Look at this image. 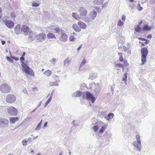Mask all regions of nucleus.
<instances>
[{"mask_svg": "<svg viewBox=\"0 0 155 155\" xmlns=\"http://www.w3.org/2000/svg\"><path fill=\"white\" fill-rule=\"evenodd\" d=\"M22 92L27 94V95H28L29 94L28 93V91L26 89H24L23 90Z\"/></svg>", "mask_w": 155, "mask_h": 155, "instance_id": "nucleus-50", "label": "nucleus"}, {"mask_svg": "<svg viewBox=\"0 0 155 155\" xmlns=\"http://www.w3.org/2000/svg\"><path fill=\"white\" fill-rule=\"evenodd\" d=\"M136 138V140L134 141L133 142V144L134 146L138 150L140 151L141 150V148L140 136L139 135H137Z\"/></svg>", "mask_w": 155, "mask_h": 155, "instance_id": "nucleus-4", "label": "nucleus"}, {"mask_svg": "<svg viewBox=\"0 0 155 155\" xmlns=\"http://www.w3.org/2000/svg\"><path fill=\"white\" fill-rule=\"evenodd\" d=\"M98 128L99 127L97 126H94L93 127L94 131L95 132H96L97 131Z\"/></svg>", "mask_w": 155, "mask_h": 155, "instance_id": "nucleus-42", "label": "nucleus"}, {"mask_svg": "<svg viewBox=\"0 0 155 155\" xmlns=\"http://www.w3.org/2000/svg\"><path fill=\"white\" fill-rule=\"evenodd\" d=\"M79 15L80 19L86 22H89L90 21L89 17H87V11L85 8L83 7L80 8L78 10Z\"/></svg>", "mask_w": 155, "mask_h": 155, "instance_id": "nucleus-1", "label": "nucleus"}, {"mask_svg": "<svg viewBox=\"0 0 155 155\" xmlns=\"http://www.w3.org/2000/svg\"><path fill=\"white\" fill-rule=\"evenodd\" d=\"M114 115L113 113H110L108 115V118L107 120H109L110 119L114 117Z\"/></svg>", "mask_w": 155, "mask_h": 155, "instance_id": "nucleus-39", "label": "nucleus"}, {"mask_svg": "<svg viewBox=\"0 0 155 155\" xmlns=\"http://www.w3.org/2000/svg\"><path fill=\"white\" fill-rule=\"evenodd\" d=\"M33 140L32 137L31 136L30 137H28L27 140L28 143H31Z\"/></svg>", "mask_w": 155, "mask_h": 155, "instance_id": "nucleus-43", "label": "nucleus"}, {"mask_svg": "<svg viewBox=\"0 0 155 155\" xmlns=\"http://www.w3.org/2000/svg\"><path fill=\"white\" fill-rule=\"evenodd\" d=\"M9 124L8 120L6 118L0 117V126L1 127H8Z\"/></svg>", "mask_w": 155, "mask_h": 155, "instance_id": "nucleus-9", "label": "nucleus"}, {"mask_svg": "<svg viewBox=\"0 0 155 155\" xmlns=\"http://www.w3.org/2000/svg\"><path fill=\"white\" fill-rule=\"evenodd\" d=\"M123 48L124 50V51H126L127 50H128L129 48H128L127 47H126V46H123Z\"/></svg>", "mask_w": 155, "mask_h": 155, "instance_id": "nucleus-51", "label": "nucleus"}, {"mask_svg": "<svg viewBox=\"0 0 155 155\" xmlns=\"http://www.w3.org/2000/svg\"><path fill=\"white\" fill-rule=\"evenodd\" d=\"M104 2V0H94L93 3L94 5H99L102 4Z\"/></svg>", "mask_w": 155, "mask_h": 155, "instance_id": "nucleus-24", "label": "nucleus"}, {"mask_svg": "<svg viewBox=\"0 0 155 155\" xmlns=\"http://www.w3.org/2000/svg\"><path fill=\"white\" fill-rule=\"evenodd\" d=\"M30 136L31 137H32L33 138V140H35L38 137V136H36L35 137H34V136L33 135V134H31L30 135Z\"/></svg>", "mask_w": 155, "mask_h": 155, "instance_id": "nucleus-49", "label": "nucleus"}, {"mask_svg": "<svg viewBox=\"0 0 155 155\" xmlns=\"http://www.w3.org/2000/svg\"><path fill=\"white\" fill-rule=\"evenodd\" d=\"M72 15L73 17L75 19L79 21L81 19L79 15L76 13L73 12Z\"/></svg>", "mask_w": 155, "mask_h": 155, "instance_id": "nucleus-25", "label": "nucleus"}, {"mask_svg": "<svg viewBox=\"0 0 155 155\" xmlns=\"http://www.w3.org/2000/svg\"><path fill=\"white\" fill-rule=\"evenodd\" d=\"M60 82V80H59L58 79L56 80L55 81L53 82H51L49 84L51 86H57L59 85L58 83Z\"/></svg>", "mask_w": 155, "mask_h": 155, "instance_id": "nucleus-21", "label": "nucleus"}, {"mask_svg": "<svg viewBox=\"0 0 155 155\" xmlns=\"http://www.w3.org/2000/svg\"><path fill=\"white\" fill-rule=\"evenodd\" d=\"M82 93L79 91H78L72 94V96L73 97H80L81 96Z\"/></svg>", "mask_w": 155, "mask_h": 155, "instance_id": "nucleus-23", "label": "nucleus"}, {"mask_svg": "<svg viewBox=\"0 0 155 155\" xmlns=\"http://www.w3.org/2000/svg\"><path fill=\"white\" fill-rule=\"evenodd\" d=\"M36 38L37 42H43L46 39L45 34L43 33H40L36 36Z\"/></svg>", "mask_w": 155, "mask_h": 155, "instance_id": "nucleus-7", "label": "nucleus"}, {"mask_svg": "<svg viewBox=\"0 0 155 155\" xmlns=\"http://www.w3.org/2000/svg\"><path fill=\"white\" fill-rule=\"evenodd\" d=\"M21 31L23 32L26 35H28V32L30 31L29 28L25 25L22 26L21 28Z\"/></svg>", "mask_w": 155, "mask_h": 155, "instance_id": "nucleus-15", "label": "nucleus"}, {"mask_svg": "<svg viewBox=\"0 0 155 155\" xmlns=\"http://www.w3.org/2000/svg\"><path fill=\"white\" fill-rule=\"evenodd\" d=\"M52 72L51 71L48 70L45 71V72L44 73V74L46 75L47 77H48L50 76V75L52 74Z\"/></svg>", "mask_w": 155, "mask_h": 155, "instance_id": "nucleus-29", "label": "nucleus"}, {"mask_svg": "<svg viewBox=\"0 0 155 155\" xmlns=\"http://www.w3.org/2000/svg\"><path fill=\"white\" fill-rule=\"evenodd\" d=\"M16 99V97L14 95L9 94L6 97V100L8 103H11L14 102L15 101Z\"/></svg>", "mask_w": 155, "mask_h": 155, "instance_id": "nucleus-10", "label": "nucleus"}, {"mask_svg": "<svg viewBox=\"0 0 155 155\" xmlns=\"http://www.w3.org/2000/svg\"><path fill=\"white\" fill-rule=\"evenodd\" d=\"M71 59L69 57L66 58L64 61V66L69 64L71 62Z\"/></svg>", "mask_w": 155, "mask_h": 155, "instance_id": "nucleus-27", "label": "nucleus"}, {"mask_svg": "<svg viewBox=\"0 0 155 155\" xmlns=\"http://www.w3.org/2000/svg\"><path fill=\"white\" fill-rule=\"evenodd\" d=\"M151 29V27H150L147 25H145L143 28L144 31H149Z\"/></svg>", "mask_w": 155, "mask_h": 155, "instance_id": "nucleus-30", "label": "nucleus"}, {"mask_svg": "<svg viewBox=\"0 0 155 155\" xmlns=\"http://www.w3.org/2000/svg\"><path fill=\"white\" fill-rule=\"evenodd\" d=\"M115 66L116 67H117L119 68H123V65L120 64H117L115 65Z\"/></svg>", "mask_w": 155, "mask_h": 155, "instance_id": "nucleus-47", "label": "nucleus"}, {"mask_svg": "<svg viewBox=\"0 0 155 155\" xmlns=\"http://www.w3.org/2000/svg\"><path fill=\"white\" fill-rule=\"evenodd\" d=\"M57 60L55 58H53L50 61L52 62V63L54 65L55 63L56 62Z\"/></svg>", "mask_w": 155, "mask_h": 155, "instance_id": "nucleus-45", "label": "nucleus"}, {"mask_svg": "<svg viewBox=\"0 0 155 155\" xmlns=\"http://www.w3.org/2000/svg\"><path fill=\"white\" fill-rule=\"evenodd\" d=\"M146 41L145 42V43L146 44H147L149 42V40H146Z\"/></svg>", "mask_w": 155, "mask_h": 155, "instance_id": "nucleus-64", "label": "nucleus"}, {"mask_svg": "<svg viewBox=\"0 0 155 155\" xmlns=\"http://www.w3.org/2000/svg\"><path fill=\"white\" fill-rule=\"evenodd\" d=\"M126 19V16L123 15L121 17V19L123 21H124Z\"/></svg>", "mask_w": 155, "mask_h": 155, "instance_id": "nucleus-54", "label": "nucleus"}, {"mask_svg": "<svg viewBox=\"0 0 155 155\" xmlns=\"http://www.w3.org/2000/svg\"><path fill=\"white\" fill-rule=\"evenodd\" d=\"M123 53H120V52H119L118 53V56H119V57H121V56H122V55H123Z\"/></svg>", "mask_w": 155, "mask_h": 155, "instance_id": "nucleus-60", "label": "nucleus"}, {"mask_svg": "<svg viewBox=\"0 0 155 155\" xmlns=\"http://www.w3.org/2000/svg\"><path fill=\"white\" fill-rule=\"evenodd\" d=\"M124 59L123 58V56L119 57V60L120 61H123Z\"/></svg>", "mask_w": 155, "mask_h": 155, "instance_id": "nucleus-58", "label": "nucleus"}, {"mask_svg": "<svg viewBox=\"0 0 155 155\" xmlns=\"http://www.w3.org/2000/svg\"><path fill=\"white\" fill-rule=\"evenodd\" d=\"M19 120L18 117H11L10 118V122L11 124H14Z\"/></svg>", "mask_w": 155, "mask_h": 155, "instance_id": "nucleus-22", "label": "nucleus"}, {"mask_svg": "<svg viewBox=\"0 0 155 155\" xmlns=\"http://www.w3.org/2000/svg\"><path fill=\"white\" fill-rule=\"evenodd\" d=\"M21 62L22 63L21 66L22 67V69L28 67V65L27 63H25L23 61H21Z\"/></svg>", "mask_w": 155, "mask_h": 155, "instance_id": "nucleus-33", "label": "nucleus"}, {"mask_svg": "<svg viewBox=\"0 0 155 155\" xmlns=\"http://www.w3.org/2000/svg\"><path fill=\"white\" fill-rule=\"evenodd\" d=\"M127 78V73H125L124 75V76L122 78L123 81H124L126 84V81Z\"/></svg>", "mask_w": 155, "mask_h": 155, "instance_id": "nucleus-32", "label": "nucleus"}, {"mask_svg": "<svg viewBox=\"0 0 155 155\" xmlns=\"http://www.w3.org/2000/svg\"><path fill=\"white\" fill-rule=\"evenodd\" d=\"M73 29L76 32H79L81 30V28L76 24H74L72 26Z\"/></svg>", "mask_w": 155, "mask_h": 155, "instance_id": "nucleus-18", "label": "nucleus"}, {"mask_svg": "<svg viewBox=\"0 0 155 155\" xmlns=\"http://www.w3.org/2000/svg\"><path fill=\"white\" fill-rule=\"evenodd\" d=\"M7 111L8 114L13 116H16L18 114V111L15 108L11 106L8 108Z\"/></svg>", "mask_w": 155, "mask_h": 155, "instance_id": "nucleus-8", "label": "nucleus"}, {"mask_svg": "<svg viewBox=\"0 0 155 155\" xmlns=\"http://www.w3.org/2000/svg\"><path fill=\"white\" fill-rule=\"evenodd\" d=\"M138 0H129L131 2L136 3Z\"/></svg>", "mask_w": 155, "mask_h": 155, "instance_id": "nucleus-57", "label": "nucleus"}, {"mask_svg": "<svg viewBox=\"0 0 155 155\" xmlns=\"http://www.w3.org/2000/svg\"><path fill=\"white\" fill-rule=\"evenodd\" d=\"M107 127L106 126H103L102 127L99 131V133L102 134L106 129Z\"/></svg>", "mask_w": 155, "mask_h": 155, "instance_id": "nucleus-31", "label": "nucleus"}, {"mask_svg": "<svg viewBox=\"0 0 155 155\" xmlns=\"http://www.w3.org/2000/svg\"><path fill=\"white\" fill-rule=\"evenodd\" d=\"M123 62H124V66H127V65H128V64H127V61L126 60H123Z\"/></svg>", "mask_w": 155, "mask_h": 155, "instance_id": "nucleus-52", "label": "nucleus"}, {"mask_svg": "<svg viewBox=\"0 0 155 155\" xmlns=\"http://www.w3.org/2000/svg\"><path fill=\"white\" fill-rule=\"evenodd\" d=\"M141 61L142 63L141 65H143L145 64L146 62V58L148 55V51L146 48H142L141 49Z\"/></svg>", "mask_w": 155, "mask_h": 155, "instance_id": "nucleus-2", "label": "nucleus"}, {"mask_svg": "<svg viewBox=\"0 0 155 155\" xmlns=\"http://www.w3.org/2000/svg\"><path fill=\"white\" fill-rule=\"evenodd\" d=\"M89 16L90 20H94L97 16V13L94 11H92L90 13Z\"/></svg>", "mask_w": 155, "mask_h": 155, "instance_id": "nucleus-16", "label": "nucleus"}, {"mask_svg": "<svg viewBox=\"0 0 155 155\" xmlns=\"http://www.w3.org/2000/svg\"><path fill=\"white\" fill-rule=\"evenodd\" d=\"M78 24L80 26L81 28L83 29H85L87 28V25L86 23L82 21H79L78 23Z\"/></svg>", "mask_w": 155, "mask_h": 155, "instance_id": "nucleus-17", "label": "nucleus"}, {"mask_svg": "<svg viewBox=\"0 0 155 155\" xmlns=\"http://www.w3.org/2000/svg\"><path fill=\"white\" fill-rule=\"evenodd\" d=\"M54 31H55L56 32V33H58V32H59V33H61V30H62V29H60L59 28H55L54 29Z\"/></svg>", "mask_w": 155, "mask_h": 155, "instance_id": "nucleus-44", "label": "nucleus"}, {"mask_svg": "<svg viewBox=\"0 0 155 155\" xmlns=\"http://www.w3.org/2000/svg\"><path fill=\"white\" fill-rule=\"evenodd\" d=\"M22 70L27 74L32 76H34V73L32 70L29 67L22 69Z\"/></svg>", "mask_w": 155, "mask_h": 155, "instance_id": "nucleus-13", "label": "nucleus"}, {"mask_svg": "<svg viewBox=\"0 0 155 155\" xmlns=\"http://www.w3.org/2000/svg\"><path fill=\"white\" fill-rule=\"evenodd\" d=\"M132 5H130V7L131 8L133 9L134 7V5L136 3H134H134L132 2Z\"/></svg>", "mask_w": 155, "mask_h": 155, "instance_id": "nucleus-56", "label": "nucleus"}, {"mask_svg": "<svg viewBox=\"0 0 155 155\" xmlns=\"http://www.w3.org/2000/svg\"><path fill=\"white\" fill-rule=\"evenodd\" d=\"M134 30L136 31L140 32L141 30L140 25H137V26L134 28Z\"/></svg>", "mask_w": 155, "mask_h": 155, "instance_id": "nucleus-34", "label": "nucleus"}, {"mask_svg": "<svg viewBox=\"0 0 155 155\" xmlns=\"http://www.w3.org/2000/svg\"><path fill=\"white\" fill-rule=\"evenodd\" d=\"M25 58L23 57H21L20 58V61H22L24 60Z\"/></svg>", "mask_w": 155, "mask_h": 155, "instance_id": "nucleus-61", "label": "nucleus"}, {"mask_svg": "<svg viewBox=\"0 0 155 155\" xmlns=\"http://www.w3.org/2000/svg\"><path fill=\"white\" fill-rule=\"evenodd\" d=\"M3 22L6 27L9 29L12 28L14 26V23L12 21L6 20Z\"/></svg>", "mask_w": 155, "mask_h": 155, "instance_id": "nucleus-12", "label": "nucleus"}, {"mask_svg": "<svg viewBox=\"0 0 155 155\" xmlns=\"http://www.w3.org/2000/svg\"><path fill=\"white\" fill-rule=\"evenodd\" d=\"M97 77V73H91L89 75L88 79L91 80H93Z\"/></svg>", "mask_w": 155, "mask_h": 155, "instance_id": "nucleus-19", "label": "nucleus"}, {"mask_svg": "<svg viewBox=\"0 0 155 155\" xmlns=\"http://www.w3.org/2000/svg\"><path fill=\"white\" fill-rule=\"evenodd\" d=\"M47 37L48 39H56L55 36L51 33H49L47 35Z\"/></svg>", "mask_w": 155, "mask_h": 155, "instance_id": "nucleus-26", "label": "nucleus"}, {"mask_svg": "<svg viewBox=\"0 0 155 155\" xmlns=\"http://www.w3.org/2000/svg\"><path fill=\"white\" fill-rule=\"evenodd\" d=\"M40 4L37 3L35 2H34L32 3V6L33 7H37L39 6Z\"/></svg>", "mask_w": 155, "mask_h": 155, "instance_id": "nucleus-37", "label": "nucleus"}, {"mask_svg": "<svg viewBox=\"0 0 155 155\" xmlns=\"http://www.w3.org/2000/svg\"><path fill=\"white\" fill-rule=\"evenodd\" d=\"M41 127V125L38 124L35 129V130H39Z\"/></svg>", "mask_w": 155, "mask_h": 155, "instance_id": "nucleus-46", "label": "nucleus"}, {"mask_svg": "<svg viewBox=\"0 0 155 155\" xmlns=\"http://www.w3.org/2000/svg\"><path fill=\"white\" fill-rule=\"evenodd\" d=\"M139 43H140V44H141V46H144L145 45L144 44V43H143V42H141L140 41L139 42Z\"/></svg>", "mask_w": 155, "mask_h": 155, "instance_id": "nucleus-63", "label": "nucleus"}, {"mask_svg": "<svg viewBox=\"0 0 155 155\" xmlns=\"http://www.w3.org/2000/svg\"><path fill=\"white\" fill-rule=\"evenodd\" d=\"M36 35L35 33L33 32L32 31H30L29 35L28 38V40L30 42L33 41L36 38Z\"/></svg>", "mask_w": 155, "mask_h": 155, "instance_id": "nucleus-14", "label": "nucleus"}, {"mask_svg": "<svg viewBox=\"0 0 155 155\" xmlns=\"http://www.w3.org/2000/svg\"><path fill=\"white\" fill-rule=\"evenodd\" d=\"M10 15L12 18H14L16 17V15L14 13H12Z\"/></svg>", "mask_w": 155, "mask_h": 155, "instance_id": "nucleus-53", "label": "nucleus"}, {"mask_svg": "<svg viewBox=\"0 0 155 155\" xmlns=\"http://www.w3.org/2000/svg\"><path fill=\"white\" fill-rule=\"evenodd\" d=\"M61 35L59 37V40L62 42H65L68 39V36L67 34L64 32L63 30H61Z\"/></svg>", "mask_w": 155, "mask_h": 155, "instance_id": "nucleus-11", "label": "nucleus"}, {"mask_svg": "<svg viewBox=\"0 0 155 155\" xmlns=\"http://www.w3.org/2000/svg\"><path fill=\"white\" fill-rule=\"evenodd\" d=\"M22 144L23 146H26L27 145V140L25 139L23 140L22 141Z\"/></svg>", "mask_w": 155, "mask_h": 155, "instance_id": "nucleus-41", "label": "nucleus"}, {"mask_svg": "<svg viewBox=\"0 0 155 155\" xmlns=\"http://www.w3.org/2000/svg\"><path fill=\"white\" fill-rule=\"evenodd\" d=\"M6 58L7 60L8 61L12 63L13 62V60L11 58H10L9 57L7 56L6 57Z\"/></svg>", "mask_w": 155, "mask_h": 155, "instance_id": "nucleus-48", "label": "nucleus"}, {"mask_svg": "<svg viewBox=\"0 0 155 155\" xmlns=\"http://www.w3.org/2000/svg\"><path fill=\"white\" fill-rule=\"evenodd\" d=\"M124 22L122 21L120 19H119L117 24V25L118 27L119 26L121 27L122 26L124 25Z\"/></svg>", "mask_w": 155, "mask_h": 155, "instance_id": "nucleus-35", "label": "nucleus"}, {"mask_svg": "<svg viewBox=\"0 0 155 155\" xmlns=\"http://www.w3.org/2000/svg\"><path fill=\"white\" fill-rule=\"evenodd\" d=\"M91 85L92 86H94V95L95 96H97L101 90V87L100 84L98 83L95 84L94 82H93Z\"/></svg>", "mask_w": 155, "mask_h": 155, "instance_id": "nucleus-6", "label": "nucleus"}, {"mask_svg": "<svg viewBox=\"0 0 155 155\" xmlns=\"http://www.w3.org/2000/svg\"><path fill=\"white\" fill-rule=\"evenodd\" d=\"M136 8L138 11H142L143 9V8L140 6V5L139 3V2H138V3Z\"/></svg>", "mask_w": 155, "mask_h": 155, "instance_id": "nucleus-38", "label": "nucleus"}, {"mask_svg": "<svg viewBox=\"0 0 155 155\" xmlns=\"http://www.w3.org/2000/svg\"><path fill=\"white\" fill-rule=\"evenodd\" d=\"M86 60L84 58L81 62V63L80 65V68H81L82 67L84 66V65L86 63Z\"/></svg>", "mask_w": 155, "mask_h": 155, "instance_id": "nucleus-36", "label": "nucleus"}, {"mask_svg": "<svg viewBox=\"0 0 155 155\" xmlns=\"http://www.w3.org/2000/svg\"><path fill=\"white\" fill-rule=\"evenodd\" d=\"M82 96L83 98H85L88 101H91L92 103H94L96 99V98L88 91L83 93Z\"/></svg>", "mask_w": 155, "mask_h": 155, "instance_id": "nucleus-3", "label": "nucleus"}, {"mask_svg": "<svg viewBox=\"0 0 155 155\" xmlns=\"http://www.w3.org/2000/svg\"><path fill=\"white\" fill-rule=\"evenodd\" d=\"M75 40V38L72 35L70 36L69 37V40L71 41H74Z\"/></svg>", "mask_w": 155, "mask_h": 155, "instance_id": "nucleus-40", "label": "nucleus"}, {"mask_svg": "<svg viewBox=\"0 0 155 155\" xmlns=\"http://www.w3.org/2000/svg\"><path fill=\"white\" fill-rule=\"evenodd\" d=\"M138 39L140 40H141L142 41H146V39L143 38H138Z\"/></svg>", "mask_w": 155, "mask_h": 155, "instance_id": "nucleus-62", "label": "nucleus"}, {"mask_svg": "<svg viewBox=\"0 0 155 155\" xmlns=\"http://www.w3.org/2000/svg\"><path fill=\"white\" fill-rule=\"evenodd\" d=\"M52 95H53V94H52V92L51 93V95L50 97L48 99V100H47V101L45 103V106H44L45 107H46L48 105V104L50 103V102H51V99H52Z\"/></svg>", "mask_w": 155, "mask_h": 155, "instance_id": "nucleus-28", "label": "nucleus"}, {"mask_svg": "<svg viewBox=\"0 0 155 155\" xmlns=\"http://www.w3.org/2000/svg\"><path fill=\"white\" fill-rule=\"evenodd\" d=\"M1 91L4 93H9L11 91V88L7 84L3 83L0 86Z\"/></svg>", "mask_w": 155, "mask_h": 155, "instance_id": "nucleus-5", "label": "nucleus"}, {"mask_svg": "<svg viewBox=\"0 0 155 155\" xmlns=\"http://www.w3.org/2000/svg\"><path fill=\"white\" fill-rule=\"evenodd\" d=\"M126 47H127L128 48H130V44L129 43H127L126 45Z\"/></svg>", "mask_w": 155, "mask_h": 155, "instance_id": "nucleus-59", "label": "nucleus"}, {"mask_svg": "<svg viewBox=\"0 0 155 155\" xmlns=\"http://www.w3.org/2000/svg\"><path fill=\"white\" fill-rule=\"evenodd\" d=\"M52 78L54 79H56L58 78V76L55 74H53L52 75Z\"/></svg>", "mask_w": 155, "mask_h": 155, "instance_id": "nucleus-55", "label": "nucleus"}, {"mask_svg": "<svg viewBox=\"0 0 155 155\" xmlns=\"http://www.w3.org/2000/svg\"><path fill=\"white\" fill-rule=\"evenodd\" d=\"M20 28H21V25H16L14 28L15 33L17 34H20L21 31V29H20Z\"/></svg>", "mask_w": 155, "mask_h": 155, "instance_id": "nucleus-20", "label": "nucleus"}]
</instances>
